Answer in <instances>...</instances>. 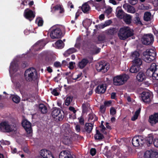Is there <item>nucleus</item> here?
Wrapping results in <instances>:
<instances>
[{
	"mask_svg": "<svg viewBox=\"0 0 158 158\" xmlns=\"http://www.w3.org/2000/svg\"><path fill=\"white\" fill-rule=\"evenodd\" d=\"M18 70H9L10 76L11 78H14L19 74Z\"/></svg>",
	"mask_w": 158,
	"mask_h": 158,
	"instance_id": "34",
	"label": "nucleus"
},
{
	"mask_svg": "<svg viewBox=\"0 0 158 158\" xmlns=\"http://www.w3.org/2000/svg\"><path fill=\"white\" fill-rule=\"evenodd\" d=\"M145 158H158V153L151 150L146 151L144 154Z\"/></svg>",
	"mask_w": 158,
	"mask_h": 158,
	"instance_id": "10",
	"label": "nucleus"
},
{
	"mask_svg": "<svg viewBox=\"0 0 158 158\" xmlns=\"http://www.w3.org/2000/svg\"><path fill=\"white\" fill-rule=\"evenodd\" d=\"M39 110L42 114H45L48 111L46 106L44 104H40L39 106Z\"/></svg>",
	"mask_w": 158,
	"mask_h": 158,
	"instance_id": "23",
	"label": "nucleus"
},
{
	"mask_svg": "<svg viewBox=\"0 0 158 158\" xmlns=\"http://www.w3.org/2000/svg\"><path fill=\"white\" fill-rule=\"evenodd\" d=\"M81 9L84 13L88 14L89 13L90 7L87 3L85 2L82 5Z\"/></svg>",
	"mask_w": 158,
	"mask_h": 158,
	"instance_id": "20",
	"label": "nucleus"
},
{
	"mask_svg": "<svg viewBox=\"0 0 158 158\" xmlns=\"http://www.w3.org/2000/svg\"><path fill=\"white\" fill-rule=\"evenodd\" d=\"M94 138L96 140H101L104 137L103 135L101 134L99 131L97 130L96 133L94 136Z\"/></svg>",
	"mask_w": 158,
	"mask_h": 158,
	"instance_id": "30",
	"label": "nucleus"
},
{
	"mask_svg": "<svg viewBox=\"0 0 158 158\" xmlns=\"http://www.w3.org/2000/svg\"><path fill=\"white\" fill-rule=\"evenodd\" d=\"M153 144L154 146L158 148V139H155L153 141Z\"/></svg>",
	"mask_w": 158,
	"mask_h": 158,
	"instance_id": "60",
	"label": "nucleus"
},
{
	"mask_svg": "<svg viewBox=\"0 0 158 158\" xmlns=\"http://www.w3.org/2000/svg\"><path fill=\"white\" fill-rule=\"evenodd\" d=\"M128 2L132 5L136 4L138 2L137 0H128Z\"/></svg>",
	"mask_w": 158,
	"mask_h": 158,
	"instance_id": "59",
	"label": "nucleus"
},
{
	"mask_svg": "<svg viewBox=\"0 0 158 158\" xmlns=\"http://www.w3.org/2000/svg\"><path fill=\"white\" fill-rule=\"evenodd\" d=\"M72 139V133L68 131L64 135L63 142L65 145H68L71 143Z\"/></svg>",
	"mask_w": 158,
	"mask_h": 158,
	"instance_id": "12",
	"label": "nucleus"
},
{
	"mask_svg": "<svg viewBox=\"0 0 158 158\" xmlns=\"http://www.w3.org/2000/svg\"><path fill=\"white\" fill-rule=\"evenodd\" d=\"M72 99L73 98L69 96L67 97L65 101V105L67 106H69L72 101Z\"/></svg>",
	"mask_w": 158,
	"mask_h": 158,
	"instance_id": "41",
	"label": "nucleus"
},
{
	"mask_svg": "<svg viewBox=\"0 0 158 158\" xmlns=\"http://www.w3.org/2000/svg\"><path fill=\"white\" fill-rule=\"evenodd\" d=\"M150 96V94L148 91H143L141 94L142 101L145 103L149 102L151 100Z\"/></svg>",
	"mask_w": 158,
	"mask_h": 158,
	"instance_id": "15",
	"label": "nucleus"
},
{
	"mask_svg": "<svg viewBox=\"0 0 158 158\" xmlns=\"http://www.w3.org/2000/svg\"><path fill=\"white\" fill-rule=\"evenodd\" d=\"M134 22L137 24H142V23L141 22L139 18V14L138 13H136L135 14V17L134 19Z\"/></svg>",
	"mask_w": 158,
	"mask_h": 158,
	"instance_id": "32",
	"label": "nucleus"
},
{
	"mask_svg": "<svg viewBox=\"0 0 158 158\" xmlns=\"http://www.w3.org/2000/svg\"><path fill=\"white\" fill-rule=\"evenodd\" d=\"M142 41L143 44L147 45L152 44L154 41V36L151 33L144 34L142 37Z\"/></svg>",
	"mask_w": 158,
	"mask_h": 158,
	"instance_id": "6",
	"label": "nucleus"
},
{
	"mask_svg": "<svg viewBox=\"0 0 158 158\" xmlns=\"http://www.w3.org/2000/svg\"><path fill=\"white\" fill-rule=\"evenodd\" d=\"M112 23V21L111 20H108L106 21L105 22V23L104 24V27H106L107 26L109 25L110 24H111Z\"/></svg>",
	"mask_w": 158,
	"mask_h": 158,
	"instance_id": "61",
	"label": "nucleus"
},
{
	"mask_svg": "<svg viewBox=\"0 0 158 158\" xmlns=\"http://www.w3.org/2000/svg\"><path fill=\"white\" fill-rule=\"evenodd\" d=\"M110 114L112 115H114L116 114V110L114 107H111L110 110Z\"/></svg>",
	"mask_w": 158,
	"mask_h": 158,
	"instance_id": "50",
	"label": "nucleus"
},
{
	"mask_svg": "<svg viewBox=\"0 0 158 158\" xmlns=\"http://www.w3.org/2000/svg\"><path fill=\"white\" fill-rule=\"evenodd\" d=\"M60 110L57 109L54 110L52 112V115L53 117H57L59 114L60 113Z\"/></svg>",
	"mask_w": 158,
	"mask_h": 158,
	"instance_id": "39",
	"label": "nucleus"
},
{
	"mask_svg": "<svg viewBox=\"0 0 158 158\" xmlns=\"http://www.w3.org/2000/svg\"><path fill=\"white\" fill-rule=\"evenodd\" d=\"M116 32L115 28L111 27L106 31V33L108 35H113Z\"/></svg>",
	"mask_w": 158,
	"mask_h": 158,
	"instance_id": "27",
	"label": "nucleus"
},
{
	"mask_svg": "<svg viewBox=\"0 0 158 158\" xmlns=\"http://www.w3.org/2000/svg\"><path fill=\"white\" fill-rule=\"evenodd\" d=\"M93 128V126L91 123H86L84 126L85 130L87 133H90Z\"/></svg>",
	"mask_w": 158,
	"mask_h": 158,
	"instance_id": "26",
	"label": "nucleus"
},
{
	"mask_svg": "<svg viewBox=\"0 0 158 158\" xmlns=\"http://www.w3.org/2000/svg\"><path fill=\"white\" fill-rule=\"evenodd\" d=\"M123 7L128 13H134L135 12V8L128 4H124L123 5Z\"/></svg>",
	"mask_w": 158,
	"mask_h": 158,
	"instance_id": "17",
	"label": "nucleus"
},
{
	"mask_svg": "<svg viewBox=\"0 0 158 158\" xmlns=\"http://www.w3.org/2000/svg\"><path fill=\"white\" fill-rule=\"evenodd\" d=\"M89 60L86 59H83L78 63V66L81 69H83L88 63Z\"/></svg>",
	"mask_w": 158,
	"mask_h": 158,
	"instance_id": "24",
	"label": "nucleus"
},
{
	"mask_svg": "<svg viewBox=\"0 0 158 158\" xmlns=\"http://www.w3.org/2000/svg\"><path fill=\"white\" fill-rule=\"evenodd\" d=\"M96 153V150L94 148H92L90 150V153L92 156H94Z\"/></svg>",
	"mask_w": 158,
	"mask_h": 158,
	"instance_id": "56",
	"label": "nucleus"
},
{
	"mask_svg": "<svg viewBox=\"0 0 158 158\" xmlns=\"http://www.w3.org/2000/svg\"><path fill=\"white\" fill-rule=\"evenodd\" d=\"M28 65V64L26 61L23 62L21 64V67L22 68H25Z\"/></svg>",
	"mask_w": 158,
	"mask_h": 158,
	"instance_id": "57",
	"label": "nucleus"
},
{
	"mask_svg": "<svg viewBox=\"0 0 158 158\" xmlns=\"http://www.w3.org/2000/svg\"><path fill=\"white\" fill-rule=\"evenodd\" d=\"M16 125L15 123L10 124L8 122L4 121L0 123V130L2 132H10L15 131Z\"/></svg>",
	"mask_w": 158,
	"mask_h": 158,
	"instance_id": "2",
	"label": "nucleus"
},
{
	"mask_svg": "<svg viewBox=\"0 0 158 158\" xmlns=\"http://www.w3.org/2000/svg\"><path fill=\"white\" fill-rule=\"evenodd\" d=\"M106 88V84L100 85L97 87L95 90L96 93L98 94H103L105 92Z\"/></svg>",
	"mask_w": 158,
	"mask_h": 158,
	"instance_id": "16",
	"label": "nucleus"
},
{
	"mask_svg": "<svg viewBox=\"0 0 158 158\" xmlns=\"http://www.w3.org/2000/svg\"><path fill=\"white\" fill-rule=\"evenodd\" d=\"M100 127L101 128V131L104 134H106V133L105 131L106 128L102 124H101Z\"/></svg>",
	"mask_w": 158,
	"mask_h": 158,
	"instance_id": "51",
	"label": "nucleus"
},
{
	"mask_svg": "<svg viewBox=\"0 0 158 158\" xmlns=\"http://www.w3.org/2000/svg\"><path fill=\"white\" fill-rule=\"evenodd\" d=\"M18 62L16 60H14L10 63V69H18Z\"/></svg>",
	"mask_w": 158,
	"mask_h": 158,
	"instance_id": "29",
	"label": "nucleus"
},
{
	"mask_svg": "<svg viewBox=\"0 0 158 158\" xmlns=\"http://www.w3.org/2000/svg\"><path fill=\"white\" fill-rule=\"evenodd\" d=\"M36 22H37L38 25L39 26H42L43 24V20L41 18L37 19L36 20Z\"/></svg>",
	"mask_w": 158,
	"mask_h": 158,
	"instance_id": "44",
	"label": "nucleus"
},
{
	"mask_svg": "<svg viewBox=\"0 0 158 158\" xmlns=\"http://www.w3.org/2000/svg\"><path fill=\"white\" fill-rule=\"evenodd\" d=\"M136 79L139 81L141 82L145 80L146 76L144 73L140 72L137 75Z\"/></svg>",
	"mask_w": 158,
	"mask_h": 158,
	"instance_id": "21",
	"label": "nucleus"
},
{
	"mask_svg": "<svg viewBox=\"0 0 158 158\" xmlns=\"http://www.w3.org/2000/svg\"><path fill=\"white\" fill-rule=\"evenodd\" d=\"M98 39L100 43H103L105 40V37L104 35H99L98 37Z\"/></svg>",
	"mask_w": 158,
	"mask_h": 158,
	"instance_id": "43",
	"label": "nucleus"
},
{
	"mask_svg": "<svg viewBox=\"0 0 158 158\" xmlns=\"http://www.w3.org/2000/svg\"><path fill=\"white\" fill-rule=\"evenodd\" d=\"M76 51L77 50L76 49H75L74 48H70L67 50L66 52V53L69 55L76 52Z\"/></svg>",
	"mask_w": 158,
	"mask_h": 158,
	"instance_id": "42",
	"label": "nucleus"
},
{
	"mask_svg": "<svg viewBox=\"0 0 158 158\" xmlns=\"http://www.w3.org/2000/svg\"><path fill=\"white\" fill-rule=\"evenodd\" d=\"M112 11V9L110 7L107 9L105 11V13L107 15H109Z\"/></svg>",
	"mask_w": 158,
	"mask_h": 158,
	"instance_id": "55",
	"label": "nucleus"
},
{
	"mask_svg": "<svg viewBox=\"0 0 158 158\" xmlns=\"http://www.w3.org/2000/svg\"><path fill=\"white\" fill-rule=\"evenodd\" d=\"M151 14L150 12H145L143 16V20L146 22L150 21L151 19Z\"/></svg>",
	"mask_w": 158,
	"mask_h": 158,
	"instance_id": "28",
	"label": "nucleus"
},
{
	"mask_svg": "<svg viewBox=\"0 0 158 158\" xmlns=\"http://www.w3.org/2000/svg\"><path fill=\"white\" fill-rule=\"evenodd\" d=\"M156 56V52L153 53L150 55L146 56V58H144V60L146 62L149 63L155 59Z\"/></svg>",
	"mask_w": 158,
	"mask_h": 158,
	"instance_id": "19",
	"label": "nucleus"
},
{
	"mask_svg": "<svg viewBox=\"0 0 158 158\" xmlns=\"http://www.w3.org/2000/svg\"><path fill=\"white\" fill-rule=\"evenodd\" d=\"M55 10H59V13H62L64 12L63 8L60 6L56 5L55 7Z\"/></svg>",
	"mask_w": 158,
	"mask_h": 158,
	"instance_id": "45",
	"label": "nucleus"
},
{
	"mask_svg": "<svg viewBox=\"0 0 158 158\" xmlns=\"http://www.w3.org/2000/svg\"><path fill=\"white\" fill-rule=\"evenodd\" d=\"M52 94L55 96H57L59 95V93L56 89H54L52 91Z\"/></svg>",
	"mask_w": 158,
	"mask_h": 158,
	"instance_id": "63",
	"label": "nucleus"
},
{
	"mask_svg": "<svg viewBox=\"0 0 158 158\" xmlns=\"http://www.w3.org/2000/svg\"><path fill=\"white\" fill-rule=\"evenodd\" d=\"M139 53L138 52L135 51L131 53V57L133 60L139 58Z\"/></svg>",
	"mask_w": 158,
	"mask_h": 158,
	"instance_id": "33",
	"label": "nucleus"
},
{
	"mask_svg": "<svg viewBox=\"0 0 158 158\" xmlns=\"http://www.w3.org/2000/svg\"><path fill=\"white\" fill-rule=\"evenodd\" d=\"M0 142L1 144L3 145H8L10 144V142L9 141L7 140H4L3 139H2L0 140Z\"/></svg>",
	"mask_w": 158,
	"mask_h": 158,
	"instance_id": "48",
	"label": "nucleus"
},
{
	"mask_svg": "<svg viewBox=\"0 0 158 158\" xmlns=\"http://www.w3.org/2000/svg\"><path fill=\"white\" fill-rule=\"evenodd\" d=\"M51 30L50 36L52 39H59L62 36V33L61 30L59 28L52 27L50 29Z\"/></svg>",
	"mask_w": 158,
	"mask_h": 158,
	"instance_id": "5",
	"label": "nucleus"
},
{
	"mask_svg": "<svg viewBox=\"0 0 158 158\" xmlns=\"http://www.w3.org/2000/svg\"><path fill=\"white\" fill-rule=\"evenodd\" d=\"M155 51L152 49H147L146 51L143 53V55L144 56V58H146V56L151 55V53H155Z\"/></svg>",
	"mask_w": 158,
	"mask_h": 158,
	"instance_id": "37",
	"label": "nucleus"
},
{
	"mask_svg": "<svg viewBox=\"0 0 158 158\" xmlns=\"http://www.w3.org/2000/svg\"><path fill=\"white\" fill-rule=\"evenodd\" d=\"M129 78L126 74L117 75L113 78V83L115 85L119 86L124 84Z\"/></svg>",
	"mask_w": 158,
	"mask_h": 158,
	"instance_id": "3",
	"label": "nucleus"
},
{
	"mask_svg": "<svg viewBox=\"0 0 158 158\" xmlns=\"http://www.w3.org/2000/svg\"><path fill=\"white\" fill-rule=\"evenodd\" d=\"M105 107L104 106L102 105L100 106V110L102 113H104L105 111Z\"/></svg>",
	"mask_w": 158,
	"mask_h": 158,
	"instance_id": "64",
	"label": "nucleus"
},
{
	"mask_svg": "<svg viewBox=\"0 0 158 158\" xmlns=\"http://www.w3.org/2000/svg\"><path fill=\"white\" fill-rule=\"evenodd\" d=\"M149 121L152 125L158 123V113H155L149 117Z\"/></svg>",
	"mask_w": 158,
	"mask_h": 158,
	"instance_id": "18",
	"label": "nucleus"
},
{
	"mask_svg": "<svg viewBox=\"0 0 158 158\" xmlns=\"http://www.w3.org/2000/svg\"><path fill=\"white\" fill-rule=\"evenodd\" d=\"M147 72H150V76H152L158 80V70H147Z\"/></svg>",
	"mask_w": 158,
	"mask_h": 158,
	"instance_id": "22",
	"label": "nucleus"
},
{
	"mask_svg": "<svg viewBox=\"0 0 158 158\" xmlns=\"http://www.w3.org/2000/svg\"><path fill=\"white\" fill-rule=\"evenodd\" d=\"M140 110L141 108H139L136 111L135 114L131 118V119L132 121H134L137 118L138 116L140 113Z\"/></svg>",
	"mask_w": 158,
	"mask_h": 158,
	"instance_id": "35",
	"label": "nucleus"
},
{
	"mask_svg": "<svg viewBox=\"0 0 158 158\" xmlns=\"http://www.w3.org/2000/svg\"><path fill=\"white\" fill-rule=\"evenodd\" d=\"M125 14L122 10L120 9L118 10L117 12V16L120 19H122L124 17Z\"/></svg>",
	"mask_w": 158,
	"mask_h": 158,
	"instance_id": "36",
	"label": "nucleus"
},
{
	"mask_svg": "<svg viewBox=\"0 0 158 158\" xmlns=\"http://www.w3.org/2000/svg\"><path fill=\"white\" fill-rule=\"evenodd\" d=\"M26 70L24 73V76L27 81H29L35 80L39 77L36 70Z\"/></svg>",
	"mask_w": 158,
	"mask_h": 158,
	"instance_id": "4",
	"label": "nucleus"
},
{
	"mask_svg": "<svg viewBox=\"0 0 158 158\" xmlns=\"http://www.w3.org/2000/svg\"><path fill=\"white\" fill-rule=\"evenodd\" d=\"M144 138L142 136H137L133 137L132 140L133 145L135 147H138L143 143Z\"/></svg>",
	"mask_w": 158,
	"mask_h": 158,
	"instance_id": "7",
	"label": "nucleus"
},
{
	"mask_svg": "<svg viewBox=\"0 0 158 158\" xmlns=\"http://www.w3.org/2000/svg\"><path fill=\"white\" fill-rule=\"evenodd\" d=\"M22 126L25 130L27 134L31 136L32 133V129L31 123L26 119L24 120L22 123Z\"/></svg>",
	"mask_w": 158,
	"mask_h": 158,
	"instance_id": "8",
	"label": "nucleus"
},
{
	"mask_svg": "<svg viewBox=\"0 0 158 158\" xmlns=\"http://www.w3.org/2000/svg\"><path fill=\"white\" fill-rule=\"evenodd\" d=\"M54 66L56 68H60L61 66L60 63L59 61H56L54 63Z\"/></svg>",
	"mask_w": 158,
	"mask_h": 158,
	"instance_id": "49",
	"label": "nucleus"
},
{
	"mask_svg": "<svg viewBox=\"0 0 158 158\" xmlns=\"http://www.w3.org/2000/svg\"><path fill=\"white\" fill-rule=\"evenodd\" d=\"M75 129L77 133H80L81 131V126L79 124H77L75 125Z\"/></svg>",
	"mask_w": 158,
	"mask_h": 158,
	"instance_id": "47",
	"label": "nucleus"
},
{
	"mask_svg": "<svg viewBox=\"0 0 158 158\" xmlns=\"http://www.w3.org/2000/svg\"><path fill=\"white\" fill-rule=\"evenodd\" d=\"M132 17L130 15L126 14L124 17V20L127 24H130L131 22Z\"/></svg>",
	"mask_w": 158,
	"mask_h": 158,
	"instance_id": "25",
	"label": "nucleus"
},
{
	"mask_svg": "<svg viewBox=\"0 0 158 158\" xmlns=\"http://www.w3.org/2000/svg\"><path fill=\"white\" fill-rule=\"evenodd\" d=\"M72 134L73 135V137L75 139L78 140L82 138V137L75 133H73Z\"/></svg>",
	"mask_w": 158,
	"mask_h": 158,
	"instance_id": "52",
	"label": "nucleus"
},
{
	"mask_svg": "<svg viewBox=\"0 0 158 158\" xmlns=\"http://www.w3.org/2000/svg\"><path fill=\"white\" fill-rule=\"evenodd\" d=\"M40 154L43 158H54L51 152L47 150H41L40 152Z\"/></svg>",
	"mask_w": 158,
	"mask_h": 158,
	"instance_id": "14",
	"label": "nucleus"
},
{
	"mask_svg": "<svg viewBox=\"0 0 158 158\" xmlns=\"http://www.w3.org/2000/svg\"><path fill=\"white\" fill-rule=\"evenodd\" d=\"M134 34L133 32L129 27H121L118 33V36L120 40H125Z\"/></svg>",
	"mask_w": 158,
	"mask_h": 158,
	"instance_id": "1",
	"label": "nucleus"
},
{
	"mask_svg": "<svg viewBox=\"0 0 158 158\" xmlns=\"http://www.w3.org/2000/svg\"><path fill=\"white\" fill-rule=\"evenodd\" d=\"M96 69H109V63L103 60L98 63L96 65Z\"/></svg>",
	"mask_w": 158,
	"mask_h": 158,
	"instance_id": "13",
	"label": "nucleus"
},
{
	"mask_svg": "<svg viewBox=\"0 0 158 158\" xmlns=\"http://www.w3.org/2000/svg\"><path fill=\"white\" fill-rule=\"evenodd\" d=\"M55 45L56 47L59 49H62L64 48V44L63 41L60 40H59L55 43Z\"/></svg>",
	"mask_w": 158,
	"mask_h": 158,
	"instance_id": "31",
	"label": "nucleus"
},
{
	"mask_svg": "<svg viewBox=\"0 0 158 158\" xmlns=\"http://www.w3.org/2000/svg\"><path fill=\"white\" fill-rule=\"evenodd\" d=\"M92 21L89 19H87L85 20V23H86L87 25L88 26H89L91 25L92 23Z\"/></svg>",
	"mask_w": 158,
	"mask_h": 158,
	"instance_id": "62",
	"label": "nucleus"
},
{
	"mask_svg": "<svg viewBox=\"0 0 158 158\" xmlns=\"http://www.w3.org/2000/svg\"><path fill=\"white\" fill-rule=\"evenodd\" d=\"M142 64V60L141 58L133 60L132 61V65L129 69H141L140 68Z\"/></svg>",
	"mask_w": 158,
	"mask_h": 158,
	"instance_id": "9",
	"label": "nucleus"
},
{
	"mask_svg": "<svg viewBox=\"0 0 158 158\" xmlns=\"http://www.w3.org/2000/svg\"><path fill=\"white\" fill-rule=\"evenodd\" d=\"M12 99L14 102L16 103H19L20 100V98L16 95H12Z\"/></svg>",
	"mask_w": 158,
	"mask_h": 158,
	"instance_id": "40",
	"label": "nucleus"
},
{
	"mask_svg": "<svg viewBox=\"0 0 158 158\" xmlns=\"http://www.w3.org/2000/svg\"><path fill=\"white\" fill-rule=\"evenodd\" d=\"M41 43L42 41L41 40L38 41L35 44H34L33 47L34 48L37 47V48H39V46H40L42 44Z\"/></svg>",
	"mask_w": 158,
	"mask_h": 158,
	"instance_id": "53",
	"label": "nucleus"
},
{
	"mask_svg": "<svg viewBox=\"0 0 158 158\" xmlns=\"http://www.w3.org/2000/svg\"><path fill=\"white\" fill-rule=\"evenodd\" d=\"M45 60L47 62V63L48 64H50L52 63V59L49 58L48 56H47L45 58Z\"/></svg>",
	"mask_w": 158,
	"mask_h": 158,
	"instance_id": "54",
	"label": "nucleus"
},
{
	"mask_svg": "<svg viewBox=\"0 0 158 158\" xmlns=\"http://www.w3.org/2000/svg\"><path fill=\"white\" fill-rule=\"evenodd\" d=\"M148 69H158V65H156L155 63H152L150 68Z\"/></svg>",
	"mask_w": 158,
	"mask_h": 158,
	"instance_id": "46",
	"label": "nucleus"
},
{
	"mask_svg": "<svg viewBox=\"0 0 158 158\" xmlns=\"http://www.w3.org/2000/svg\"><path fill=\"white\" fill-rule=\"evenodd\" d=\"M24 17L27 19L31 21L35 17V15L33 11L31 10L27 9L24 10Z\"/></svg>",
	"mask_w": 158,
	"mask_h": 158,
	"instance_id": "11",
	"label": "nucleus"
},
{
	"mask_svg": "<svg viewBox=\"0 0 158 158\" xmlns=\"http://www.w3.org/2000/svg\"><path fill=\"white\" fill-rule=\"evenodd\" d=\"M75 64V63L73 62H70L69 63V69H73L74 68V64Z\"/></svg>",
	"mask_w": 158,
	"mask_h": 158,
	"instance_id": "58",
	"label": "nucleus"
},
{
	"mask_svg": "<svg viewBox=\"0 0 158 158\" xmlns=\"http://www.w3.org/2000/svg\"><path fill=\"white\" fill-rule=\"evenodd\" d=\"M97 119L95 115L93 114H90L89 115L88 120L89 121L94 122Z\"/></svg>",
	"mask_w": 158,
	"mask_h": 158,
	"instance_id": "38",
	"label": "nucleus"
}]
</instances>
